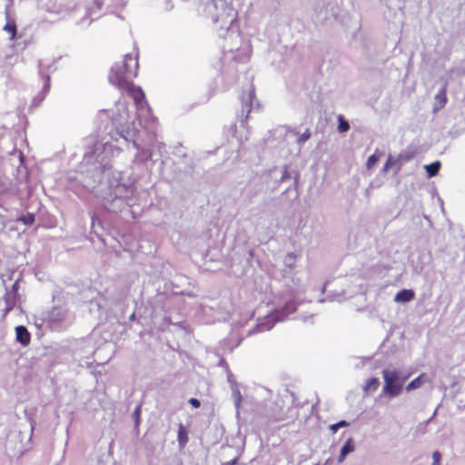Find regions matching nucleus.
<instances>
[{
	"label": "nucleus",
	"mask_w": 465,
	"mask_h": 465,
	"mask_svg": "<svg viewBox=\"0 0 465 465\" xmlns=\"http://www.w3.org/2000/svg\"><path fill=\"white\" fill-rule=\"evenodd\" d=\"M84 186L87 187V188H90L92 190H94L95 188L94 185H93L92 183H89L87 182H84Z\"/></svg>",
	"instance_id": "cd10ccee"
},
{
	"label": "nucleus",
	"mask_w": 465,
	"mask_h": 465,
	"mask_svg": "<svg viewBox=\"0 0 465 465\" xmlns=\"http://www.w3.org/2000/svg\"><path fill=\"white\" fill-rule=\"evenodd\" d=\"M138 54L137 53L124 55L122 61L116 62L111 68L109 82L117 86L121 91L128 93L134 99L139 117L143 113L149 114L144 94L140 87L133 84V79L137 74Z\"/></svg>",
	"instance_id": "f03ea898"
},
{
	"label": "nucleus",
	"mask_w": 465,
	"mask_h": 465,
	"mask_svg": "<svg viewBox=\"0 0 465 465\" xmlns=\"http://www.w3.org/2000/svg\"><path fill=\"white\" fill-rule=\"evenodd\" d=\"M354 442L351 438L348 439L344 445L341 447V453L338 457V462L341 463L346 456L354 451Z\"/></svg>",
	"instance_id": "9d476101"
},
{
	"label": "nucleus",
	"mask_w": 465,
	"mask_h": 465,
	"mask_svg": "<svg viewBox=\"0 0 465 465\" xmlns=\"http://www.w3.org/2000/svg\"><path fill=\"white\" fill-rule=\"evenodd\" d=\"M140 413V407H137L135 410V415L138 416Z\"/></svg>",
	"instance_id": "7c9ffc66"
},
{
	"label": "nucleus",
	"mask_w": 465,
	"mask_h": 465,
	"mask_svg": "<svg viewBox=\"0 0 465 465\" xmlns=\"http://www.w3.org/2000/svg\"><path fill=\"white\" fill-rule=\"evenodd\" d=\"M19 221H21L25 225H32L35 222V217L33 214L27 213L26 215L19 218Z\"/></svg>",
	"instance_id": "412c9836"
},
{
	"label": "nucleus",
	"mask_w": 465,
	"mask_h": 465,
	"mask_svg": "<svg viewBox=\"0 0 465 465\" xmlns=\"http://www.w3.org/2000/svg\"><path fill=\"white\" fill-rule=\"evenodd\" d=\"M378 161H379V154L377 153H375L368 158L367 163H366L367 168L371 169L376 164V163Z\"/></svg>",
	"instance_id": "6ab92c4d"
},
{
	"label": "nucleus",
	"mask_w": 465,
	"mask_h": 465,
	"mask_svg": "<svg viewBox=\"0 0 465 465\" xmlns=\"http://www.w3.org/2000/svg\"><path fill=\"white\" fill-rule=\"evenodd\" d=\"M379 386V380L377 378H371L366 381L364 391H375Z\"/></svg>",
	"instance_id": "dca6fc26"
},
{
	"label": "nucleus",
	"mask_w": 465,
	"mask_h": 465,
	"mask_svg": "<svg viewBox=\"0 0 465 465\" xmlns=\"http://www.w3.org/2000/svg\"><path fill=\"white\" fill-rule=\"evenodd\" d=\"M205 11L212 17L213 22L218 25V30H225L228 33L231 32L232 35L239 36L237 30L233 29L237 13L225 0H215L208 3Z\"/></svg>",
	"instance_id": "20e7f679"
},
{
	"label": "nucleus",
	"mask_w": 465,
	"mask_h": 465,
	"mask_svg": "<svg viewBox=\"0 0 465 465\" xmlns=\"http://www.w3.org/2000/svg\"><path fill=\"white\" fill-rule=\"evenodd\" d=\"M16 340L23 345L30 342V334L25 326H17L15 328Z\"/></svg>",
	"instance_id": "9b49d317"
},
{
	"label": "nucleus",
	"mask_w": 465,
	"mask_h": 465,
	"mask_svg": "<svg viewBox=\"0 0 465 465\" xmlns=\"http://www.w3.org/2000/svg\"><path fill=\"white\" fill-rule=\"evenodd\" d=\"M350 126L349 124L346 121H343L341 119L338 129L341 133L347 132L349 130Z\"/></svg>",
	"instance_id": "5701e85b"
},
{
	"label": "nucleus",
	"mask_w": 465,
	"mask_h": 465,
	"mask_svg": "<svg viewBox=\"0 0 465 465\" xmlns=\"http://www.w3.org/2000/svg\"><path fill=\"white\" fill-rule=\"evenodd\" d=\"M414 298V292L412 290L404 289L396 293L394 296V302L399 303H404L411 302Z\"/></svg>",
	"instance_id": "1a4fd4ad"
},
{
	"label": "nucleus",
	"mask_w": 465,
	"mask_h": 465,
	"mask_svg": "<svg viewBox=\"0 0 465 465\" xmlns=\"http://www.w3.org/2000/svg\"><path fill=\"white\" fill-rule=\"evenodd\" d=\"M296 311V303L291 294L276 296L268 303L261 304L253 312L257 317V332L270 331L275 322L289 319Z\"/></svg>",
	"instance_id": "7ed1b4c3"
},
{
	"label": "nucleus",
	"mask_w": 465,
	"mask_h": 465,
	"mask_svg": "<svg viewBox=\"0 0 465 465\" xmlns=\"http://www.w3.org/2000/svg\"><path fill=\"white\" fill-rule=\"evenodd\" d=\"M441 454L439 451H434L432 454V464L440 465Z\"/></svg>",
	"instance_id": "b1692460"
},
{
	"label": "nucleus",
	"mask_w": 465,
	"mask_h": 465,
	"mask_svg": "<svg viewBox=\"0 0 465 465\" xmlns=\"http://www.w3.org/2000/svg\"><path fill=\"white\" fill-rule=\"evenodd\" d=\"M4 31H5L6 33L9 34V39L10 40H14L15 37V34H16V26H15V23H11V22H8L5 26H4Z\"/></svg>",
	"instance_id": "2eb2a0df"
},
{
	"label": "nucleus",
	"mask_w": 465,
	"mask_h": 465,
	"mask_svg": "<svg viewBox=\"0 0 465 465\" xmlns=\"http://www.w3.org/2000/svg\"><path fill=\"white\" fill-rule=\"evenodd\" d=\"M437 100H439L441 104V105H444L446 104V95H445V90L442 89L440 92H439L437 94H436V97H435Z\"/></svg>",
	"instance_id": "4be33fe9"
},
{
	"label": "nucleus",
	"mask_w": 465,
	"mask_h": 465,
	"mask_svg": "<svg viewBox=\"0 0 465 465\" xmlns=\"http://www.w3.org/2000/svg\"><path fill=\"white\" fill-rule=\"evenodd\" d=\"M177 440L181 448L184 447L188 440L187 433L183 425L179 426Z\"/></svg>",
	"instance_id": "4468645a"
},
{
	"label": "nucleus",
	"mask_w": 465,
	"mask_h": 465,
	"mask_svg": "<svg viewBox=\"0 0 465 465\" xmlns=\"http://www.w3.org/2000/svg\"><path fill=\"white\" fill-rule=\"evenodd\" d=\"M189 402L192 406H193L194 408H199L201 403H200V401L195 399V398H191L189 400Z\"/></svg>",
	"instance_id": "bb28decb"
},
{
	"label": "nucleus",
	"mask_w": 465,
	"mask_h": 465,
	"mask_svg": "<svg viewBox=\"0 0 465 465\" xmlns=\"http://www.w3.org/2000/svg\"><path fill=\"white\" fill-rule=\"evenodd\" d=\"M64 315H65V312L58 310V309H54L52 312V319L54 321H59V322L63 321L64 318Z\"/></svg>",
	"instance_id": "aec40b11"
},
{
	"label": "nucleus",
	"mask_w": 465,
	"mask_h": 465,
	"mask_svg": "<svg viewBox=\"0 0 465 465\" xmlns=\"http://www.w3.org/2000/svg\"><path fill=\"white\" fill-rule=\"evenodd\" d=\"M426 382H430V380L425 373H421L406 386V390L410 391L419 389Z\"/></svg>",
	"instance_id": "6e6552de"
},
{
	"label": "nucleus",
	"mask_w": 465,
	"mask_h": 465,
	"mask_svg": "<svg viewBox=\"0 0 465 465\" xmlns=\"http://www.w3.org/2000/svg\"><path fill=\"white\" fill-rule=\"evenodd\" d=\"M294 261V256L292 254H289L285 257L284 262L287 266H292V262Z\"/></svg>",
	"instance_id": "a878e982"
},
{
	"label": "nucleus",
	"mask_w": 465,
	"mask_h": 465,
	"mask_svg": "<svg viewBox=\"0 0 465 465\" xmlns=\"http://www.w3.org/2000/svg\"><path fill=\"white\" fill-rule=\"evenodd\" d=\"M48 88H49V84H48V82H46V83L45 84L44 89H45V91H47V90H48Z\"/></svg>",
	"instance_id": "c756f323"
},
{
	"label": "nucleus",
	"mask_w": 465,
	"mask_h": 465,
	"mask_svg": "<svg viewBox=\"0 0 465 465\" xmlns=\"http://www.w3.org/2000/svg\"><path fill=\"white\" fill-rule=\"evenodd\" d=\"M234 464H235V460H232V461L226 462L223 465H234Z\"/></svg>",
	"instance_id": "c85d7f7f"
},
{
	"label": "nucleus",
	"mask_w": 465,
	"mask_h": 465,
	"mask_svg": "<svg viewBox=\"0 0 465 465\" xmlns=\"http://www.w3.org/2000/svg\"><path fill=\"white\" fill-rule=\"evenodd\" d=\"M104 116L111 117L112 125L115 130L104 135L100 141H97L96 137H88L85 141L88 151L84 153V161L86 163L95 165L93 173L94 182L97 181L109 189H114L117 196L118 191L121 190L120 174L111 169L109 162L119 153L120 146L129 141H132L133 146L140 151L137 143L134 140L137 133L136 114L130 111L125 100L120 99L111 110V114L106 111L99 113L100 118ZM150 155L143 150L135 155V158L137 161L143 162Z\"/></svg>",
	"instance_id": "f257e3e1"
},
{
	"label": "nucleus",
	"mask_w": 465,
	"mask_h": 465,
	"mask_svg": "<svg viewBox=\"0 0 465 465\" xmlns=\"http://www.w3.org/2000/svg\"><path fill=\"white\" fill-rule=\"evenodd\" d=\"M17 290H18V282L16 281L10 291H7L5 295L4 296V302L5 307L4 309V316H5L10 311L14 309L17 302Z\"/></svg>",
	"instance_id": "0eeeda50"
},
{
	"label": "nucleus",
	"mask_w": 465,
	"mask_h": 465,
	"mask_svg": "<svg viewBox=\"0 0 465 465\" xmlns=\"http://www.w3.org/2000/svg\"><path fill=\"white\" fill-rule=\"evenodd\" d=\"M440 168V162H434V163H432L430 164L425 165V169L427 171V173H428L429 177L435 176L438 173Z\"/></svg>",
	"instance_id": "f8f14e48"
},
{
	"label": "nucleus",
	"mask_w": 465,
	"mask_h": 465,
	"mask_svg": "<svg viewBox=\"0 0 465 465\" xmlns=\"http://www.w3.org/2000/svg\"><path fill=\"white\" fill-rule=\"evenodd\" d=\"M349 426V422L346 421V420H341L335 424H331L330 425L329 429L334 434L338 431V430L340 428H344V427H348Z\"/></svg>",
	"instance_id": "f3484780"
},
{
	"label": "nucleus",
	"mask_w": 465,
	"mask_h": 465,
	"mask_svg": "<svg viewBox=\"0 0 465 465\" xmlns=\"http://www.w3.org/2000/svg\"><path fill=\"white\" fill-rule=\"evenodd\" d=\"M255 98V93L252 85H249L247 89L242 93L241 97L242 102V120L241 125L235 130L234 136L240 143L248 140L249 130L246 125V119L249 114L252 110L253 100Z\"/></svg>",
	"instance_id": "39448f33"
},
{
	"label": "nucleus",
	"mask_w": 465,
	"mask_h": 465,
	"mask_svg": "<svg viewBox=\"0 0 465 465\" xmlns=\"http://www.w3.org/2000/svg\"><path fill=\"white\" fill-rule=\"evenodd\" d=\"M384 386L382 391L390 398L398 396L402 391V385L410 374L401 375L397 370L385 369L382 371Z\"/></svg>",
	"instance_id": "423d86ee"
},
{
	"label": "nucleus",
	"mask_w": 465,
	"mask_h": 465,
	"mask_svg": "<svg viewBox=\"0 0 465 465\" xmlns=\"http://www.w3.org/2000/svg\"><path fill=\"white\" fill-rule=\"evenodd\" d=\"M394 165L396 166L394 173H397L400 170V166L398 165V160H395L391 156H389L386 163L382 168V172L387 173Z\"/></svg>",
	"instance_id": "ddd939ff"
},
{
	"label": "nucleus",
	"mask_w": 465,
	"mask_h": 465,
	"mask_svg": "<svg viewBox=\"0 0 465 465\" xmlns=\"http://www.w3.org/2000/svg\"><path fill=\"white\" fill-rule=\"evenodd\" d=\"M309 138H310V134H309L308 132H306V133L302 134L299 137L298 142H299L300 143H305Z\"/></svg>",
	"instance_id": "393cba45"
},
{
	"label": "nucleus",
	"mask_w": 465,
	"mask_h": 465,
	"mask_svg": "<svg viewBox=\"0 0 465 465\" xmlns=\"http://www.w3.org/2000/svg\"><path fill=\"white\" fill-rule=\"evenodd\" d=\"M232 397H233V400H234L235 408L238 411L239 408H240L241 402H242V395H241V392H240V391L238 389H234L232 391Z\"/></svg>",
	"instance_id": "a211bd4d"
}]
</instances>
